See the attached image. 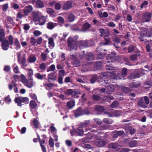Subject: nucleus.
Here are the masks:
<instances>
[{"label":"nucleus","instance_id":"obj_1","mask_svg":"<svg viewBox=\"0 0 152 152\" xmlns=\"http://www.w3.org/2000/svg\"><path fill=\"white\" fill-rule=\"evenodd\" d=\"M21 76L22 79V82L25 86L29 88H31L33 87L34 83V82L32 79L27 80L24 75H21Z\"/></svg>","mask_w":152,"mask_h":152},{"label":"nucleus","instance_id":"obj_2","mask_svg":"<svg viewBox=\"0 0 152 152\" xmlns=\"http://www.w3.org/2000/svg\"><path fill=\"white\" fill-rule=\"evenodd\" d=\"M149 99L147 96H145L144 98H141L138 101V105L143 107H146V105L149 104Z\"/></svg>","mask_w":152,"mask_h":152},{"label":"nucleus","instance_id":"obj_3","mask_svg":"<svg viewBox=\"0 0 152 152\" xmlns=\"http://www.w3.org/2000/svg\"><path fill=\"white\" fill-rule=\"evenodd\" d=\"M15 101L17 104V105L18 106H21L22 105V103L24 102L25 103H28L29 101V100L28 99L27 97H16L15 99Z\"/></svg>","mask_w":152,"mask_h":152},{"label":"nucleus","instance_id":"obj_4","mask_svg":"<svg viewBox=\"0 0 152 152\" xmlns=\"http://www.w3.org/2000/svg\"><path fill=\"white\" fill-rule=\"evenodd\" d=\"M151 36H152V34H151V32L145 29L141 30L140 37H139V38L142 41H143L144 39L142 40V37L143 38L146 37H150Z\"/></svg>","mask_w":152,"mask_h":152},{"label":"nucleus","instance_id":"obj_5","mask_svg":"<svg viewBox=\"0 0 152 152\" xmlns=\"http://www.w3.org/2000/svg\"><path fill=\"white\" fill-rule=\"evenodd\" d=\"M73 39L72 37L69 38L68 40V46L70 50H76L77 49L76 45L75 44H72Z\"/></svg>","mask_w":152,"mask_h":152},{"label":"nucleus","instance_id":"obj_6","mask_svg":"<svg viewBox=\"0 0 152 152\" xmlns=\"http://www.w3.org/2000/svg\"><path fill=\"white\" fill-rule=\"evenodd\" d=\"M74 2L71 1H68L65 2L64 4L63 8L65 10H68L70 9L71 7L75 5Z\"/></svg>","mask_w":152,"mask_h":152},{"label":"nucleus","instance_id":"obj_7","mask_svg":"<svg viewBox=\"0 0 152 152\" xmlns=\"http://www.w3.org/2000/svg\"><path fill=\"white\" fill-rule=\"evenodd\" d=\"M151 14L148 12H147L143 14L142 16V19L144 22H149L150 20L151 16Z\"/></svg>","mask_w":152,"mask_h":152},{"label":"nucleus","instance_id":"obj_8","mask_svg":"<svg viewBox=\"0 0 152 152\" xmlns=\"http://www.w3.org/2000/svg\"><path fill=\"white\" fill-rule=\"evenodd\" d=\"M110 77L113 79H124V75L123 74H119L116 76L115 74L114 73H112L110 74Z\"/></svg>","mask_w":152,"mask_h":152},{"label":"nucleus","instance_id":"obj_9","mask_svg":"<svg viewBox=\"0 0 152 152\" xmlns=\"http://www.w3.org/2000/svg\"><path fill=\"white\" fill-rule=\"evenodd\" d=\"M85 128L81 125L79 126L76 129V133L79 136H82L84 132V129Z\"/></svg>","mask_w":152,"mask_h":152},{"label":"nucleus","instance_id":"obj_10","mask_svg":"<svg viewBox=\"0 0 152 152\" xmlns=\"http://www.w3.org/2000/svg\"><path fill=\"white\" fill-rule=\"evenodd\" d=\"M96 145L99 147H102L105 144V142L102 139H96L95 141Z\"/></svg>","mask_w":152,"mask_h":152},{"label":"nucleus","instance_id":"obj_11","mask_svg":"<svg viewBox=\"0 0 152 152\" xmlns=\"http://www.w3.org/2000/svg\"><path fill=\"white\" fill-rule=\"evenodd\" d=\"M112 114H110L109 113H107L106 114H107V116L111 117L113 116L118 117L120 115V112L119 111H117L115 110H112Z\"/></svg>","mask_w":152,"mask_h":152},{"label":"nucleus","instance_id":"obj_12","mask_svg":"<svg viewBox=\"0 0 152 152\" xmlns=\"http://www.w3.org/2000/svg\"><path fill=\"white\" fill-rule=\"evenodd\" d=\"M2 42L1 45L2 49L4 50H8L9 47L8 41L6 40H4Z\"/></svg>","mask_w":152,"mask_h":152},{"label":"nucleus","instance_id":"obj_13","mask_svg":"<svg viewBox=\"0 0 152 152\" xmlns=\"http://www.w3.org/2000/svg\"><path fill=\"white\" fill-rule=\"evenodd\" d=\"M32 9V7L31 5L26 7L24 9V13L25 15H27L28 13L30 12Z\"/></svg>","mask_w":152,"mask_h":152},{"label":"nucleus","instance_id":"obj_14","mask_svg":"<svg viewBox=\"0 0 152 152\" xmlns=\"http://www.w3.org/2000/svg\"><path fill=\"white\" fill-rule=\"evenodd\" d=\"M41 16L40 13L36 12L34 13L33 15V19L35 22L39 20Z\"/></svg>","mask_w":152,"mask_h":152},{"label":"nucleus","instance_id":"obj_15","mask_svg":"<svg viewBox=\"0 0 152 152\" xmlns=\"http://www.w3.org/2000/svg\"><path fill=\"white\" fill-rule=\"evenodd\" d=\"M34 76L38 79L42 80L44 78H45L46 76V75H42L39 73H37L34 74Z\"/></svg>","mask_w":152,"mask_h":152},{"label":"nucleus","instance_id":"obj_16","mask_svg":"<svg viewBox=\"0 0 152 152\" xmlns=\"http://www.w3.org/2000/svg\"><path fill=\"white\" fill-rule=\"evenodd\" d=\"M28 60L30 63L35 62L36 60V58L35 56L33 55H30L28 58Z\"/></svg>","mask_w":152,"mask_h":152},{"label":"nucleus","instance_id":"obj_17","mask_svg":"<svg viewBox=\"0 0 152 152\" xmlns=\"http://www.w3.org/2000/svg\"><path fill=\"white\" fill-rule=\"evenodd\" d=\"M48 44L49 45V47L50 48H52L54 46V43L53 39L52 38H49L48 39Z\"/></svg>","mask_w":152,"mask_h":152},{"label":"nucleus","instance_id":"obj_18","mask_svg":"<svg viewBox=\"0 0 152 152\" xmlns=\"http://www.w3.org/2000/svg\"><path fill=\"white\" fill-rule=\"evenodd\" d=\"M129 145L131 147H134L137 146L138 145V143L136 140H133L129 142Z\"/></svg>","mask_w":152,"mask_h":152},{"label":"nucleus","instance_id":"obj_19","mask_svg":"<svg viewBox=\"0 0 152 152\" xmlns=\"http://www.w3.org/2000/svg\"><path fill=\"white\" fill-rule=\"evenodd\" d=\"M39 19V24L40 25H43L46 22V18L44 16L40 17Z\"/></svg>","mask_w":152,"mask_h":152},{"label":"nucleus","instance_id":"obj_20","mask_svg":"<svg viewBox=\"0 0 152 152\" xmlns=\"http://www.w3.org/2000/svg\"><path fill=\"white\" fill-rule=\"evenodd\" d=\"M75 102L74 100H71L67 102V105L68 108L71 109L75 105Z\"/></svg>","mask_w":152,"mask_h":152},{"label":"nucleus","instance_id":"obj_21","mask_svg":"<svg viewBox=\"0 0 152 152\" xmlns=\"http://www.w3.org/2000/svg\"><path fill=\"white\" fill-rule=\"evenodd\" d=\"M98 14L101 18H107L108 16V14L107 12H104L102 13L101 11H99L98 12Z\"/></svg>","mask_w":152,"mask_h":152},{"label":"nucleus","instance_id":"obj_22","mask_svg":"<svg viewBox=\"0 0 152 152\" xmlns=\"http://www.w3.org/2000/svg\"><path fill=\"white\" fill-rule=\"evenodd\" d=\"M109 148L113 149H117L118 150L120 148V146L117 145L116 144L112 143L109 144L108 145Z\"/></svg>","mask_w":152,"mask_h":152},{"label":"nucleus","instance_id":"obj_23","mask_svg":"<svg viewBox=\"0 0 152 152\" xmlns=\"http://www.w3.org/2000/svg\"><path fill=\"white\" fill-rule=\"evenodd\" d=\"M114 88L113 86L111 85L108 84L106 87L107 92H111L113 91Z\"/></svg>","mask_w":152,"mask_h":152},{"label":"nucleus","instance_id":"obj_24","mask_svg":"<svg viewBox=\"0 0 152 152\" xmlns=\"http://www.w3.org/2000/svg\"><path fill=\"white\" fill-rule=\"evenodd\" d=\"M125 130L126 133H128L129 132L130 134L131 135L133 134L135 132V130L134 129H132L130 127L127 128Z\"/></svg>","mask_w":152,"mask_h":152},{"label":"nucleus","instance_id":"obj_25","mask_svg":"<svg viewBox=\"0 0 152 152\" xmlns=\"http://www.w3.org/2000/svg\"><path fill=\"white\" fill-rule=\"evenodd\" d=\"M90 24L88 23H86L83 24V31H85L88 29L91 26Z\"/></svg>","mask_w":152,"mask_h":152},{"label":"nucleus","instance_id":"obj_26","mask_svg":"<svg viewBox=\"0 0 152 152\" xmlns=\"http://www.w3.org/2000/svg\"><path fill=\"white\" fill-rule=\"evenodd\" d=\"M7 22L6 23V25H7V24H13V18L9 16L7 17Z\"/></svg>","mask_w":152,"mask_h":152},{"label":"nucleus","instance_id":"obj_27","mask_svg":"<svg viewBox=\"0 0 152 152\" xmlns=\"http://www.w3.org/2000/svg\"><path fill=\"white\" fill-rule=\"evenodd\" d=\"M47 12L50 16H53L55 15L54 11L51 8H47Z\"/></svg>","mask_w":152,"mask_h":152},{"label":"nucleus","instance_id":"obj_28","mask_svg":"<svg viewBox=\"0 0 152 152\" xmlns=\"http://www.w3.org/2000/svg\"><path fill=\"white\" fill-rule=\"evenodd\" d=\"M56 24L52 22H49L47 25V28L49 29H52L56 26Z\"/></svg>","mask_w":152,"mask_h":152},{"label":"nucleus","instance_id":"obj_29","mask_svg":"<svg viewBox=\"0 0 152 152\" xmlns=\"http://www.w3.org/2000/svg\"><path fill=\"white\" fill-rule=\"evenodd\" d=\"M83 114V113H82L81 109L80 108H79L77 110L75 113V116L76 117H78Z\"/></svg>","mask_w":152,"mask_h":152},{"label":"nucleus","instance_id":"obj_30","mask_svg":"<svg viewBox=\"0 0 152 152\" xmlns=\"http://www.w3.org/2000/svg\"><path fill=\"white\" fill-rule=\"evenodd\" d=\"M5 34H4V30L2 29H0V41L2 42L4 41V37Z\"/></svg>","mask_w":152,"mask_h":152},{"label":"nucleus","instance_id":"obj_31","mask_svg":"<svg viewBox=\"0 0 152 152\" xmlns=\"http://www.w3.org/2000/svg\"><path fill=\"white\" fill-rule=\"evenodd\" d=\"M36 5L39 8H42L44 6L43 3L40 0L37 1L36 2Z\"/></svg>","mask_w":152,"mask_h":152},{"label":"nucleus","instance_id":"obj_32","mask_svg":"<svg viewBox=\"0 0 152 152\" xmlns=\"http://www.w3.org/2000/svg\"><path fill=\"white\" fill-rule=\"evenodd\" d=\"M30 105L32 108L34 109L36 108L37 104L34 101L32 100L30 102Z\"/></svg>","mask_w":152,"mask_h":152},{"label":"nucleus","instance_id":"obj_33","mask_svg":"<svg viewBox=\"0 0 152 152\" xmlns=\"http://www.w3.org/2000/svg\"><path fill=\"white\" fill-rule=\"evenodd\" d=\"M107 74L106 72H104L101 73L99 76V78L100 79H106L107 78Z\"/></svg>","mask_w":152,"mask_h":152},{"label":"nucleus","instance_id":"obj_34","mask_svg":"<svg viewBox=\"0 0 152 152\" xmlns=\"http://www.w3.org/2000/svg\"><path fill=\"white\" fill-rule=\"evenodd\" d=\"M49 143L50 146L52 148L53 147L54 145V141L51 137H50L49 140Z\"/></svg>","mask_w":152,"mask_h":152},{"label":"nucleus","instance_id":"obj_35","mask_svg":"<svg viewBox=\"0 0 152 152\" xmlns=\"http://www.w3.org/2000/svg\"><path fill=\"white\" fill-rule=\"evenodd\" d=\"M94 54L92 53H88V56L87 57V59L89 61L93 60L94 59Z\"/></svg>","mask_w":152,"mask_h":152},{"label":"nucleus","instance_id":"obj_36","mask_svg":"<svg viewBox=\"0 0 152 152\" xmlns=\"http://www.w3.org/2000/svg\"><path fill=\"white\" fill-rule=\"evenodd\" d=\"M14 43L17 49H19L20 48V45L18 40L17 39H16L15 40Z\"/></svg>","mask_w":152,"mask_h":152},{"label":"nucleus","instance_id":"obj_37","mask_svg":"<svg viewBox=\"0 0 152 152\" xmlns=\"http://www.w3.org/2000/svg\"><path fill=\"white\" fill-rule=\"evenodd\" d=\"M103 122L107 124H112L113 121L111 119H109L107 118H104L103 120Z\"/></svg>","mask_w":152,"mask_h":152},{"label":"nucleus","instance_id":"obj_38","mask_svg":"<svg viewBox=\"0 0 152 152\" xmlns=\"http://www.w3.org/2000/svg\"><path fill=\"white\" fill-rule=\"evenodd\" d=\"M26 59L25 58H23L21 60H20L18 59V61L20 63L23 65V66H26Z\"/></svg>","mask_w":152,"mask_h":152},{"label":"nucleus","instance_id":"obj_39","mask_svg":"<svg viewBox=\"0 0 152 152\" xmlns=\"http://www.w3.org/2000/svg\"><path fill=\"white\" fill-rule=\"evenodd\" d=\"M75 18V16L73 14H70L68 18L69 20L71 22H73Z\"/></svg>","mask_w":152,"mask_h":152},{"label":"nucleus","instance_id":"obj_40","mask_svg":"<svg viewBox=\"0 0 152 152\" xmlns=\"http://www.w3.org/2000/svg\"><path fill=\"white\" fill-rule=\"evenodd\" d=\"M54 124H50V129L52 132L56 133V129L53 126Z\"/></svg>","mask_w":152,"mask_h":152},{"label":"nucleus","instance_id":"obj_41","mask_svg":"<svg viewBox=\"0 0 152 152\" xmlns=\"http://www.w3.org/2000/svg\"><path fill=\"white\" fill-rule=\"evenodd\" d=\"M73 64L74 66L77 67L80 65V62L77 59H75L73 62Z\"/></svg>","mask_w":152,"mask_h":152},{"label":"nucleus","instance_id":"obj_42","mask_svg":"<svg viewBox=\"0 0 152 152\" xmlns=\"http://www.w3.org/2000/svg\"><path fill=\"white\" fill-rule=\"evenodd\" d=\"M55 65L54 64H52L50 66L49 69H48L47 71L48 72L50 71H53L55 70Z\"/></svg>","mask_w":152,"mask_h":152},{"label":"nucleus","instance_id":"obj_43","mask_svg":"<svg viewBox=\"0 0 152 152\" xmlns=\"http://www.w3.org/2000/svg\"><path fill=\"white\" fill-rule=\"evenodd\" d=\"M107 10L108 11H110L114 12L115 11V8L114 6L110 5L108 7Z\"/></svg>","mask_w":152,"mask_h":152},{"label":"nucleus","instance_id":"obj_44","mask_svg":"<svg viewBox=\"0 0 152 152\" xmlns=\"http://www.w3.org/2000/svg\"><path fill=\"white\" fill-rule=\"evenodd\" d=\"M36 42V40L34 37H32L30 39V43L33 45H35Z\"/></svg>","mask_w":152,"mask_h":152},{"label":"nucleus","instance_id":"obj_45","mask_svg":"<svg viewBox=\"0 0 152 152\" xmlns=\"http://www.w3.org/2000/svg\"><path fill=\"white\" fill-rule=\"evenodd\" d=\"M96 109L99 111H102L104 110V107L100 105H98L96 107Z\"/></svg>","mask_w":152,"mask_h":152},{"label":"nucleus","instance_id":"obj_46","mask_svg":"<svg viewBox=\"0 0 152 152\" xmlns=\"http://www.w3.org/2000/svg\"><path fill=\"white\" fill-rule=\"evenodd\" d=\"M45 86L47 89H51L53 86V85L52 83L46 84L45 85Z\"/></svg>","mask_w":152,"mask_h":152},{"label":"nucleus","instance_id":"obj_47","mask_svg":"<svg viewBox=\"0 0 152 152\" xmlns=\"http://www.w3.org/2000/svg\"><path fill=\"white\" fill-rule=\"evenodd\" d=\"M106 68L107 70H112L114 69L113 65L110 64H107L106 65Z\"/></svg>","mask_w":152,"mask_h":152},{"label":"nucleus","instance_id":"obj_48","mask_svg":"<svg viewBox=\"0 0 152 152\" xmlns=\"http://www.w3.org/2000/svg\"><path fill=\"white\" fill-rule=\"evenodd\" d=\"M57 20L58 22L61 23H63L64 22V19L61 17H58L57 18Z\"/></svg>","mask_w":152,"mask_h":152},{"label":"nucleus","instance_id":"obj_49","mask_svg":"<svg viewBox=\"0 0 152 152\" xmlns=\"http://www.w3.org/2000/svg\"><path fill=\"white\" fill-rule=\"evenodd\" d=\"M55 8L57 10H59L61 9V5L59 3H57L55 5Z\"/></svg>","mask_w":152,"mask_h":152},{"label":"nucleus","instance_id":"obj_50","mask_svg":"<svg viewBox=\"0 0 152 152\" xmlns=\"http://www.w3.org/2000/svg\"><path fill=\"white\" fill-rule=\"evenodd\" d=\"M33 34L35 36H38L41 35L42 33L39 31L36 30L34 32Z\"/></svg>","mask_w":152,"mask_h":152},{"label":"nucleus","instance_id":"obj_51","mask_svg":"<svg viewBox=\"0 0 152 152\" xmlns=\"http://www.w3.org/2000/svg\"><path fill=\"white\" fill-rule=\"evenodd\" d=\"M73 92V91L72 89H68L65 92V94L67 95L71 94Z\"/></svg>","mask_w":152,"mask_h":152},{"label":"nucleus","instance_id":"obj_52","mask_svg":"<svg viewBox=\"0 0 152 152\" xmlns=\"http://www.w3.org/2000/svg\"><path fill=\"white\" fill-rule=\"evenodd\" d=\"M13 66L14 67V71L15 73H18L19 72V68L15 64L13 65Z\"/></svg>","mask_w":152,"mask_h":152},{"label":"nucleus","instance_id":"obj_53","mask_svg":"<svg viewBox=\"0 0 152 152\" xmlns=\"http://www.w3.org/2000/svg\"><path fill=\"white\" fill-rule=\"evenodd\" d=\"M118 105V103L117 101L113 102L111 105V107L112 108L116 107Z\"/></svg>","mask_w":152,"mask_h":152},{"label":"nucleus","instance_id":"obj_54","mask_svg":"<svg viewBox=\"0 0 152 152\" xmlns=\"http://www.w3.org/2000/svg\"><path fill=\"white\" fill-rule=\"evenodd\" d=\"M104 56V54L101 53H98L97 55V58L101 59L103 58Z\"/></svg>","mask_w":152,"mask_h":152},{"label":"nucleus","instance_id":"obj_55","mask_svg":"<svg viewBox=\"0 0 152 152\" xmlns=\"http://www.w3.org/2000/svg\"><path fill=\"white\" fill-rule=\"evenodd\" d=\"M34 125L35 127L37 128L39 125V123L38 121L36 119H34L33 121Z\"/></svg>","mask_w":152,"mask_h":152},{"label":"nucleus","instance_id":"obj_56","mask_svg":"<svg viewBox=\"0 0 152 152\" xmlns=\"http://www.w3.org/2000/svg\"><path fill=\"white\" fill-rule=\"evenodd\" d=\"M89 123L90 121H86L84 123L81 125L83 126V127L86 129H85L86 130V131L87 130L86 129V127L88 125H89Z\"/></svg>","mask_w":152,"mask_h":152},{"label":"nucleus","instance_id":"obj_57","mask_svg":"<svg viewBox=\"0 0 152 152\" xmlns=\"http://www.w3.org/2000/svg\"><path fill=\"white\" fill-rule=\"evenodd\" d=\"M98 77L97 76L95 75L94 76L91 78V82L92 83H94V82L97 79Z\"/></svg>","mask_w":152,"mask_h":152},{"label":"nucleus","instance_id":"obj_58","mask_svg":"<svg viewBox=\"0 0 152 152\" xmlns=\"http://www.w3.org/2000/svg\"><path fill=\"white\" fill-rule=\"evenodd\" d=\"M41 56L42 58L43 61H45L46 60L47 58V55L44 53H41Z\"/></svg>","mask_w":152,"mask_h":152},{"label":"nucleus","instance_id":"obj_59","mask_svg":"<svg viewBox=\"0 0 152 152\" xmlns=\"http://www.w3.org/2000/svg\"><path fill=\"white\" fill-rule=\"evenodd\" d=\"M42 41V37H39L37 38L36 40V42L38 45H40L41 44Z\"/></svg>","mask_w":152,"mask_h":152},{"label":"nucleus","instance_id":"obj_60","mask_svg":"<svg viewBox=\"0 0 152 152\" xmlns=\"http://www.w3.org/2000/svg\"><path fill=\"white\" fill-rule=\"evenodd\" d=\"M137 57V54H133L130 56V58L131 60L132 61L135 60H136Z\"/></svg>","mask_w":152,"mask_h":152},{"label":"nucleus","instance_id":"obj_61","mask_svg":"<svg viewBox=\"0 0 152 152\" xmlns=\"http://www.w3.org/2000/svg\"><path fill=\"white\" fill-rule=\"evenodd\" d=\"M28 74L30 77L32 76L33 74V71L31 69L28 70Z\"/></svg>","mask_w":152,"mask_h":152},{"label":"nucleus","instance_id":"obj_62","mask_svg":"<svg viewBox=\"0 0 152 152\" xmlns=\"http://www.w3.org/2000/svg\"><path fill=\"white\" fill-rule=\"evenodd\" d=\"M128 51L129 52H131L134 50V47L132 45H130L128 47Z\"/></svg>","mask_w":152,"mask_h":152},{"label":"nucleus","instance_id":"obj_63","mask_svg":"<svg viewBox=\"0 0 152 152\" xmlns=\"http://www.w3.org/2000/svg\"><path fill=\"white\" fill-rule=\"evenodd\" d=\"M107 26H108L114 27L115 26V25L113 22H110L107 24Z\"/></svg>","mask_w":152,"mask_h":152},{"label":"nucleus","instance_id":"obj_64","mask_svg":"<svg viewBox=\"0 0 152 152\" xmlns=\"http://www.w3.org/2000/svg\"><path fill=\"white\" fill-rule=\"evenodd\" d=\"M122 91L125 93H127L129 91V89L126 87H124L121 88Z\"/></svg>","mask_w":152,"mask_h":152}]
</instances>
